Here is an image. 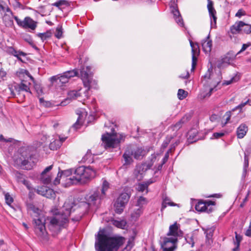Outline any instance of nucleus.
Listing matches in <instances>:
<instances>
[{
  "instance_id": "obj_5",
  "label": "nucleus",
  "mask_w": 251,
  "mask_h": 251,
  "mask_svg": "<svg viewBox=\"0 0 251 251\" xmlns=\"http://www.w3.org/2000/svg\"><path fill=\"white\" fill-rule=\"evenodd\" d=\"M125 136L122 134L107 133L101 137V140L104 147L107 148H114L119 145L121 142L125 140Z\"/></svg>"
},
{
  "instance_id": "obj_47",
  "label": "nucleus",
  "mask_w": 251,
  "mask_h": 251,
  "mask_svg": "<svg viewBox=\"0 0 251 251\" xmlns=\"http://www.w3.org/2000/svg\"><path fill=\"white\" fill-rule=\"evenodd\" d=\"M62 30L61 27H57L56 29L55 36L58 38L60 39L61 38L62 35Z\"/></svg>"
},
{
  "instance_id": "obj_50",
  "label": "nucleus",
  "mask_w": 251,
  "mask_h": 251,
  "mask_svg": "<svg viewBox=\"0 0 251 251\" xmlns=\"http://www.w3.org/2000/svg\"><path fill=\"white\" fill-rule=\"evenodd\" d=\"M15 176L17 181L19 182H22L23 180L25 179L24 175L19 172H16Z\"/></svg>"
},
{
  "instance_id": "obj_23",
  "label": "nucleus",
  "mask_w": 251,
  "mask_h": 251,
  "mask_svg": "<svg viewBox=\"0 0 251 251\" xmlns=\"http://www.w3.org/2000/svg\"><path fill=\"white\" fill-rule=\"evenodd\" d=\"M248 130V127L245 124H241L237 128L236 134L238 138L242 139L246 134Z\"/></svg>"
},
{
  "instance_id": "obj_40",
  "label": "nucleus",
  "mask_w": 251,
  "mask_h": 251,
  "mask_svg": "<svg viewBox=\"0 0 251 251\" xmlns=\"http://www.w3.org/2000/svg\"><path fill=\"white\" fill-rule=\"evenodd\" d=\"M169 201V199L168 198H166L164 199L162 204L161 210L164 209L167 207V205L170 206L176 205V204L173 202H168Z\"/></svg>"
},
{
  "instance_id": "obj_59",
  "label": "nucleus",
  "mask_w": 251,
  "mask_h": 251,
  "mask_svg": "<svg viewBox=\"0 0 251 251\" xmlns=\"http://www.w3.org/2000/svg\"><path fill=\"white\" fill-rule=\"evenodd\" d=\"M6 73L3 71L2 69L0 70V78L4 80L5 77H6Z\"/></svg>"
},
{
  "instance_id": "obj_8",
  "label": "nucleus",
  "mask_w": 251,
  "mask_h": 251,
  "mask_svg": "<svg viewBox=\"0 0 251 251\" xmlns=\"http://www.w3.org/2000/svg\"><path fill=\"white\" fill-rule=\"evenodd\" d=\"M34 231L39 237L44 239L47 237V232L45 227V219L44 216L33 220Z\"/></svg>"
},
{
  "instance_id": "obj_55",
  "label": "nucleus",
  "mask_w": 251,
  "mask_h": 251,
  "mask_svg": "<svg viewBox=\"0 0 251 251\" xmlns=\"http://www.w3.org/2000/svg\"><path fill=\"white\" fill-rule=\"evenodd\" d=\"M204 204H205L206 207L209 208V207L211 205H215V202L210 200H207L203 201Z\"/></svg>"
},
{
  "instance_id": "obj_44",
  "label": "nucleus",
  "mask_w": 251,
  "mask_h": 251,
  "mask_svg": "<svg viewBox=\"0 0 251 251\" xmlns=\"http://www.w3.org/2000/svg\"><path fill=\"white\" fill-rule=\"evenodd\" d=\"M235 239H236V243L237 244V247L233 249V251H237L238 249V247L240 245V242L242 239V237L240 235H238L236 232H235Z\"/></svg>"
},
{
  "instance_id": "obj_4",
  "label": "nucleus",
  "mask_w": 251,
  "mask_h": 251,
  "mask_svg": "<svg viewBox=\"0 0 251 251\" xmlns=\"http://www.w3.org/2000/svg\"><path fill=\"white\" fill-rule=\"evenodd\" d=\"M80 75L83 85L87 88L83 93L84 97L87 99L89 97V90L92 88H97V82L93 78V74L91 72V68L89 66L83 67L80 70Z\"/></svg>"
},
{
  "instance_id": "obj_3",
  "label": "nucleus",
  "mask_w": 251,
  "mask_h": 251,
  "mask_svg": "<svg viewBox=\"0 0 251 251\" xmlns=\"http://www.w3.org/2000/svg\"><path fill=\"white\" fill-rule=\"evenodd\" d=\"M69 208H66L65 212H60L51 217L48 225L49 230L52 232V235L55 236L60 230L61 228L64 224L68 222V217L70 215L71 210Z\"/></svg>"
},
{
  "instance_id": "obj_34",
  "label": "nucleus",
  "mask_w": 251,
  "mask_h": 251,
  "mask_svg": "<svg viewBox=\"0 0 251 251\" xmlns=\"http://www.w3.org/2000/svg\"><path fill=\"white\" fill-rule=\"evenodd\" d=\"M241 28V33L245 34L251 33V25L246 24L242 22Z\"/></svg>"
},
{
  "instance_id": "obj_2",
  "label": "nucleus",
  "mask_w": 251,
  "mask_h": 251,
  "mask_svg": "<svg viewBox=\"0 0 251 251\" xmlns=\"http://www.w3.org/2000/svg\"><path fill=\"white\" fill-rule=\"evenodd\" d=\"M96 172L91 167H85L80 166L75 169L74 176L68 179L69 184H77L85 183L87 181L94 178Z\"/></svg>"
},
{
  "instance_id": "obj_57",
  "label": "nucleus",
  "mask_w": 251,
  "mask_h": 251,
  "mask_svg": "<svg viewBox=\"0 0 251 251\" xmlns=\"http://www.w3.org/2000/svg\"><path fill=\"white\" fill-rule=\"evenodd\" d=\"M225 135L224 132H215L213 134V137L216 139L219 138Z\"/></svg>"
},
{
  "instance_id": "obj_19",
  "label": "nucleus",
  "mask_w": 251,
  "mask_h": 251,
  "mask_svg": "<svg viewBox=\"0 0 251 251\" xmlns=\"http://www.w3.org/2000/svg\"><path fill=\"white\" fill-rule=\"evenodd\" d=\"M37 193L49 199L54 198L55 196V192L53 189L45 186L42 187L39 189H38Z\"/></svg>"
},
{
  "instance_id": "obj_49",
  "label": "nucleus",
  "mask_w": 251,
  "mask_h": 251,
  "mask_svg": "<svg viewBox=\"0 0 251 251\" xmlns=\"http://www.w3.org/2000/svg\"><path fill=\"white\" fill-rule=\"evenodd\" d=\"M134 246L133 239H129L128 241L127 244L125 248V249L129 251Z\"/></svg>"
},
{
  "instance_id": "obj_61",
  "label": "nucleus",
  "mask_w": 251,
  "mask_h": 251,
  "mask_svg": "<svg viewBox=\"0 0 251 251\" xmlns=\"http://www.w3.org/2000/svg\"><path fill=\"white\" fill-rule=\"evenodd\" d=\"M245 15V12L243 11L242 9H239L238 12L236 13L235 16L238 17H241L242 16Z\"/></svg>"
},
{
  "instance_id": "obj_33",
  "label": "nucleus",
  "mask_w": 251,
  "mask_h": 251,
  "mask_svg": "<svg viewBox=\"0 0 251 251\" xmlns=\"http://www.w3.org/2000/svg\"><path fill=\"white\" fill-rule=\"evenodd\" d=\"M13 17L8 14H5L3 17V21L5 25L7 27H13L14 26V22L12 20Z\"/></svg>"
},
{
  "instance_id": "obj_52",
  "label": "nucleus",
  "mask_w": 251,
  "mask_h": 251,
  "mask_svg": "<svg viewBox=\"0 0 251 251\" xmlns=\"http://www.w3.org/2000/svg\"><path fill=\"white\" fill-rule=\"evenodd\" d=\"M59 75H54L51 76L50 78V81L52 84L54 83V82H58V81H59Z\"/></svg>"
},
{
  "instance_id": "obj_54",
  "label": "nucleus",
  "mask_w": 251,
  "mask_h": 251,
  "mask_svg": "<svg viewBox=\"0 0 251 251\" xmlns=\"http://www.w3.org/2000/svg\"><path fill=\"white\" fill-rule=\"evenodd\" d=\"M80 118V116H79L76 122L73 126V127L76 129L79 128L81 125V124H80L79 122Z\"/></svg>"
},
{
  "instance_id": "obj_14",
  "label": "nucleus",
  "mask_w": 251,
  "mask_h": 251,
  "mask_svg": "<svg viewBox=\"0 0 251 251\" xmlns=\"http://www.w3.org/2000/svg\"><path fill=\"white\" fill-rule=\"evenodd\" d=\"M78 74V72L76 70L66 71L61 75H59V82L62 84H65L68 82L71 77L77 76Z\"/></svg>"
},
{
  "instance_id": "obj_37",
  "label": "nucleus",
  "mask_w": 251,
  "mask_h": 251,
  "mask_svg": "<svg viewBox=\"0 0 251 251\" xmlns=\"http://www.w3.org/2000/svg\"><path fill=\"white\" fill-rule=\"evenodd\" d=\"M38 36L43 41L46 40L51 36V33L50 31H47L44 33H40L38 34Z\"/></svg>"
},
{
  "instance_id": "obj_26",
  "label": "nucleus",
  "mask_w": 251,
  "mask_h": 251,
  "mask_svg": "<svg viewBox=\"0 0 251 251\" xmlns=\"http://www.w3.org/2000/svg\"><path fill=\"white\" fill-rule=\"evenodd\" d=\"M202 47L204 51L205 52L209 53L211 51L212 47V40L210 39L209 34L202 43Z\"/></svg>"
},
{
  "instance_id": "obj_53",
  "label": "nucleus",
  "mask_w": 251,
  "mask_h": 251,
  "mask_svg": "<svg viewBox=\"0 0 251 251\" xmlns=\"http://www.w3.org/2000/svg\"><path fill=\"white\" fill-rule=\"evenodd\" d=\"M251 46V43L249 42L247 44H244L242 46V47L241 50L238 52V53H240V52L245 50L248 47Z\"/></svg>"
},
{
  "instance_id": "obj_24",
  "label": "nucleus",
  "mask_w": 251,
  "mask_h": 251,
  "mask_svg": "<svg viewBox=\"0 0 251 251\" xmlns=\"http://www.w3.org/2000/svg\"><path fill=\"white\" fill-rule=\"evenodd\" d=\"M195 209L197 211L200 212H206L207 213H211L213 209L212 207H206L205 204L203 201H199L195 205Z\"/></svg>"
},
{
  "instance_id": "obj_42",
  "label": "nucleus",
  "mask_w": 251,
  "mask_h": 251,
  "mask_svg": "<svg viewBox=\"0 0 251 251\" xmlns=\"http://www.w3.org/2000/svg\"><path fill=\"white\" fill-rule=\"evenodd\" d=\"M136 189L139 192H143L145 190H146V193H148V188L146 186L143 182L142 183H139Z\"/></svg>"
},
{
  "instance_id": "obj_29",
  "label": "nucleus",
  "mask_w": 251,
  "mask_h": 251,
  "mask_svg": "<svg viewBox=\"0 0 251 251\" xmlns=\"http://www.w3.org/2000/svg\"><path fill=\"white\" fill-rule=\"evenodd\" d=\"M52 6H56L60 9L65 8L70 5L69 3L66 0H60L52 4Z\"/></svg>"
},
{
  "instance_id": "obj_15",
  "label": "nucleus",
  "mask_w": 251,
  "mask_h": 251,
  "mask_svg": "<svg viewBox=\"0 0 251 251\" xmlns=\"http://www.w3.org/2000/svg\"><path fill=\"white\" fill-rule=\"evenodd\" d=\"M151 166L149 164L143 163L138 164L136 166L134 171V175L136 178L141 179L142 175L148 170L150 169Z\"/></svg>"
},
{
  "instance_id": "obj_12",
  "label": "nucleus",
  "mask_w": 251,
  "mask_h": 251,
  "mask_svg": "<svg viewBox=\"0 0 251 251\" xmlns=\"http://www.w3.org/2000/svg\"><path fill=\"white\" fill-rule=\"evenodd\" d=\"M11 94L15 97L16 95H20L22 91L30 93L29 87L27 85L22 81L19 84L15 85L14 86L9 88Z\"/></svg>"
},
{
  "instance_id": "obj_64",
  "label": "nucleus",
  "mask_w": 251,
  "mask_h": 251,
  "mask_svg": "<svg viewBox=\"0 0 251 251\" xmlns=\"http://www.w3.org/2000/svg\"><path fill=\"white\" fill-rule=\"evenodd\" d=\"M153 182H154V181L151 179H149L148 180H147L146 181L143 182V183L146 185V186L148 188L150 184L153 183Z\"/></svg>"
},
{
  "instance_id": "obj_48",
  "label": "nucleus",
  "mask_w": 251,
  "mask_h": 251,
  "mask_svg": "<svg viewBox=\"0 0 251 251\" xmlns=\"http://www.w3.org/2000/svg\"><path fill=\"white\" fill-rule=\"evenodd\" d=\"M249 167V156L246 152L244 153V162L243 168L247 169Z\"/></svg>"
},
{
  "instance_id": "obj_51",
  "label": "nucleus",
  "mask_w": 251,
  "mask_h": 251,
  "mask_svg": "<svg viewBox=\"0 0 251 251\" xmlns=\"http://www.w3.org/2000/svg\"><path fill=\"white\" fill-rule=\"evenodd\" d=\"M179 143H180L179 140H178L176 141L174 144H173L171 146V148L168 150V151H170V152H171L173 151H174L175 150V148L179 144Z\"/></svg>"
},
{
  "instance_id": "obj_58",
  "label": "nucleus",
  "mask_w": 251,
  "mask_h": 251,
  "mask_svg": "<svg viewBox=\"0 0 251 251\" xmlns=\"http://www.w3.org/2000/svg\"><path fill=\"white\" fill-rule=\"evenodd\" d=\"M245 235L247 236L251 237V222H250V226L245 232Z\"/></svg>"
},
{
  "instance_id": "obj_36",
  "label": "nucleus",
  "mask_w": 251,
  "mask_h": 251,
  "mask_svg": "<svg viewBox=\"0 0 251 251\" xmlns=\"http://www.w3.org/2000/svg\"><path fill=\"white\" fill-rule=\"evenodd\" d=\"M148 203V201L146 198L142 196H140L137 200L136 205L139 206L140 208H142L144 205H147Z\"/></svg>"
},
{
  "instance_id": "obj_17",
  "label": "nucleus",
  "mask_w": 251,
  "mask_h": 251,
  "mask_svg": "<svg viewBox=\"0 0 251 251\" xmlns=\"http://www.w3.org/2000/svg\"><path fill=\"white\" fill-rule=\"evenodd\" d=\"M75 170L71 169L64 170L63 171H62L61 172H59L57 174V176L55 177V179L54 180V181L53 182V184L57 185V184H59L60 183V178H66V181H67V184H68L69 185H70L71 184H69L68 183V182L69 181L68 179L69 178H67V177L70 176L71 175H72L73 173H74Z\"/></svg>"
},
{
  "instance_id": "obj_20",
  "label": "nucleus",
  "mask_w": 251,
  "mask_h": 251,
  "mask_svg": "<svg viewBox=\"0 0 251 251\" xmlns=\"http://www.w3.org/2000/svg\"><path fill=\"white\" fill-rule=\"evenodd\" d=\"M179 225L177 224L176 222L171 225L169 227V230L167 233V235L173 236L174 238H177L176 237L179 236L180 234H182L181 231L179 230Z\"/></svg>"
},
{
  "instance_id": "obj_38",
  "label": "nucleus",
  "mask_w": 251,
  "mask_h": 251,
  "mask_svg": "<svg viewBox=\"0 0 251 251\" xmlns=\"http://www.w3.org/2000/svg\"><path fill=\"white\" fill-rule=\"evenodd\" d=\"M113 224L119 228L124 229L126 225V222L124 220H114L113 221Z\"/></svg>"
},
{
  "instance_id": "obj_56",
  "label": "nucleus",
  "mask_w": 251,
  "mask_h": 251,
  "mask_svg": "<svg viewBox=\"0 0 251 251\" xmlns=\"http://www.w3.org/2000/svg\"><path fill=\"white\" fill-rule=\"evenodd\" d=\"M248 103V101H245L244 102H242L239 105L236 106L235 108H234L232 111H234L235 109H240V111L242 109L243 107H244Z\"/></svg>"
},
{
  "instance_id": "obj_11",
  "label": "nucleus",
  "mask_w": 251,
  "mask_h": 251,
  "mask_svg": "<svg viewBox=\"0 0 251 251\" xmlns=\"http://www.w3.org/2000/svg\"><path fill=\"white\" fill-rule=\"evenodd\" d=\"M177 238H164L163 242L161 244L163 251H174L177 248Z\"/></svg>"
},
{
  "instance_id": "obj_18",
  "label": "nucleus",
  "mask_w": 251,
  "mask_h": 251,
  "mask_svg": "<svg viewBox=\"0 0 251 251\" xmlns=\"http://www.w3.org/2000/svg\"><path fill=\"white\" fill-rule=\"evenodd\" d=\"M190 44L192 48V53L191 70L193 71L195 69L196 66L197 65V58L196 57V55H198L199 53V45L197 43L194 44V43L192 41H190Z\"/></svg>"
},
{
  "instance_id": "obj_1",
  "label": "nucleus",
  "mask_w": 251,
  "mask_h": 251,
  "mask_svg": "<svg viewBox=\"0 0 251 251\" xmlns=\"http://www.w3.org/2000/svg\"><path fill=\"white\" fill-rule=\"evenodd\" d=\"M125 240L122 236L109 237L105 230H100L96 237L95 247L96 251H117Z\"/></svg>"
},
{
  "instance_id": "obj_32",
  "label": "nucleus",
  "mask_w": 251,
  "mask_h": 251,
  "mask_svg": "<svg viewBox=\"0 0 251 251\" xmlns=\"http://www.w3.org/2000/svg\"><path fill=\"white\" fill-rule=\"evenodd\" d=\"M187 120V118H185L183 117L178 122H177L176 124L171 126V128L173 129L174 131H177L179 129H180L182 125Z\"/></svg>"
},
{
  "instance_id": "obj_45",
  "label": "nucleus",
  "mask_w": 251,
  "mask_h": 251,
  "mask_svg": "<svg viewBox=\"0 0 251 251\" xmlns=\"http://www.w3.org/2000/svg\"><path fill=\"white\" fill-rule=\"evenodd\" d=\"M231 111L226 112L224 116V118L226 119V122L224 123H222V126H225L229 121L231 117Z\"/></svg>"
},
{
  "instance_id": "obj_25",
  "label": "nucleus",
  "mask_w": 251,
  "mask_h": 251,
  "mask_svg": "<svg viewBox=\"0 0 251 251\" xmlns=\"http://www.w3.org/2000/svg\"><path fill=\"white\" fill-rule=\"evenodd\" d=\"M27 208L30 210H31L33 212L32 214V216L33 217V220L35 219V218H38L43 217V215L41 214L40 210L35 207L32 203H28L27 204Z\"/></svg>"
},
{
  "instance_id": "obj_21",
  "label": "nucleus",
  "mask_w": 251,
  "mask_h": 251,
  "mask_svg": "<svg viewBox=\"0 0 251 251\" xmlns=\"http://www.w3.org/2000/svg\"><path fill=\"white\" fill-rule=\"evenodd\" d=\"M172 12L173 14L174 17L177 24L181 26H183L184 23L183 20L181 17L178 8L176 7L173 6L172 7Z\"/></svg>"
},
{
  "instance_id": "obj_43",
  "label": "nucleus",
  "mask_w": 251,
  "mask_h": 251,
  "mask_svg": "<svg viewBox=\"0 0 251 251\" xmlns=\"http://www.w3.org/2000/svg\"><path fill=\"white\" fill-rule=\"evenodd\" d=\"M173 138H174V137L172 135L167 136V137H166V139H165V140L164 141V142L162 145V148H166L168 146V145L170 143L171 141L173 139Z\"/></svg>"
},
{
  "instance_id": "obj_39",
  "label": "nucleus",
  "mask_w": 251,
  "mask_h": 251,
  "mask_svg": "<svg viewBox=\"0 0 251 251\" xmlns=\"http://www.w3.org/2000/svg\"><path fill=\"white\" fill-rule=\"evenodd\" d=\"M109 188V183L106 180H104L102 183L101 189L100 190V194L104 197L105 194V191Z\"/></svg>"
},
{
  "instance_id": "obj_6",
  "label": "nucleus",
  "mask_w": 251,
  "mask_h": 251,
  "mask_svg": "<svg viewBox=\"0 0 251 251\" xmlns=\"http://www.w3.org/2000/svg\"><path fill=\"white\" fill-rule=\"evenodd\" d=\"M31 159V156L27 155L26 151H23L21 153H17L13 157V161L15 165L18 167H24L27 170H29L32 167Z\"/></svg>"
},
{
  "instance_id": "obj_13",
  "label": "nucleus",
  "mask_w": 251,
  "mask_h": 251,
  "mask_svg": "<svg viewBox=\"0 0 251 251\" xmlns=\"http://www.w3.org/2000/svg\"><path fill=\"white\" fill-rule=\"evenodd\" d=\"M53 165H51L46 167L41 174V181L45 184H48L51 182L53 177L52 173L50 172L52 169Z\"/></svg>"
},
{
  "instance_id": "obj_27",
  "label": "nucleus",
  "mask_w": 251,
  "mask_h": 251,
  "mask_svg": "<svg viewBox=\"0 0 251 251\" xmlns=\"http://www.w3.org/2000/svg\"><path fill=\"white\" fill-rule=\"evenodd\" d=\"M145 151L142 148H138L132 151V154L136 159H140L144 156Z\"/></svg>"
},
{
  "instance_id": "obj_16",
  "label": "nucleus",
  "mask_w": 251,
  "mask_h": 251,
  "mask_svg": "<svg viewBox=\"0 0 251 251\" xmlns=\"http://www.w3.org/2000/svg\"><path fill=\"white\" fill-rule=\"evenodd\" d=\"M207 8L211 20V27L214 28L216 26L217 17L216 11L213 7L212 1L208 0Z\"/></svg>"
},
{
  "instance_id": "obj_41",
  "label": "nucleus",
  "mask_w": 251,
  "mask_h": 251,
  "mask_svg": "<svg viewBox=\"0 0 251 251\" xmlns=\"http://www.w3.org/2000/svg\"><path fill=\"white\" fill-rule=\"evenodd\" d=\"M187 92L183 89H179L177 93V97L179 100H183L187 96Z\"/></svg>"
},
{
  "instance_id": "obj_62",
  "label": "nucleus",
  "mask_w": 251,
  "mask_h": 251,
  "mask_svg": "<svg viewBox=\"0 0 251 251\" xmlns=\"http://www.w3.org/2000/svg\"><path fill=\"white\" fill-rule=\"evenodd\" d=\"M234 80V78L232 77L229 80H226L223 83V85H228L232 83Z\"/></svg>"
},
{
  "instance_id": "obj_60",
  "label": "nucleus",
  "mask_w": 251,
  "mask_h": 251,
  "mask_svg": "<svg viewBox=\"0 0 251 251\" xmlns=\"http://www.w3.org/2000/svg\"><path fill=\"white\" fill-rule=\"evenodd\" d=\"M169 152L170 151H168L165 153V156L162 160V164H164L167 161L169 158Z\"/></svg>"
},
{
  "instance_id": "obj_31",
  "label": "nucleus",
  "mask_w": 251,
  "mask_h": 251,
  "mask_svg": "<svg viewBox=\"0 0 251 251\" xmlns=\"http://www.w3.org/2000/svg\"><path fill=\"white\" fill-rule=\"evenodd\" d=\"M8 51L14 56L17 57L18 59L19 60H21V58L20 57V56L22 55L25 56L26 55V53L25 52L23 51H18L12 47H10L8 48Z\"/></svg>"
},
{
  "instance_id": "obj_35",
  "label": "nucleus",
  "mask_w": 251,
  "mask_h": 251,
  "mask_svg": "<svg viewBox=\"0 0 251 251\" xmlns=\"http://www.w3.org/2000/svg\"><path fill=\"white\" fill-rule=\"evenodd\" d=\"M61 146V141L57 139H54L50 144V148L51 150H56Z\"/></svg>"
},
{
  "instance_id": "obj_28",
  "label": "nucleus",
  "mask_w": 251,
  "mask_h": 251,
  "mask_svg": "<svg viewBox=\"0 0 251 251\" xmlns=\"http://www.w3.org/2000/svg\"><path fill=\"white\" fill-rule=\"evenodd\" d=\"M81 89L78 90V91L76 90H71L68 92V97L67 99L70 100H74L76 99H78L80 97H82L80 91Z\"/></svg>"
},
{
  "instance_id": "obj_46",
  "label": "nucleus",
  "mask_w": 251,
  "mask_h": 251,
  "mask_svg": "<svg viewBox=\"0 0 251 251\" xmlns=\"http://www.w3.org/2000/svg\"><path fill=\"white\" fill-rule=\"evenodd\" d=\"M5 200L6 203L8 205H10L13 201L12 197L8 194H5Z\"/></svg>"
},
{
  "instance_id": "obj_22",
  "label": "nucleus",
  "mask_w": 251,
  "mask_h": 251,
  "mask_svg": "<svg viewBox=\"0 0 251 251\" xmlns=\"http://www.w3.org/2000/svg\"><path fill=\"white\" fill-rule=\"evenodd\" d=\"M132 150L130 149H127L125 151L123 155V158L124 160V165H129L131 164L133 160L132 158Z\"/></svg>"
},
{
  "instance_id": "obj_63",
  "label": "nucleus",
  "mask_w": 251,
  "mask_h": 251,
  "mask_svg": "<svg viewBox=\"0 0 251 251\" xmlns=\"http://www.w3.org/2000/svg\"><path fill=\"white\" fill-rule=\"evenodd\" d=\"M216 86H215L214 87H213V88H211L210 89V90H209V92H208L207 94H206V97H210V96H211V94H212V92H213V91H216V90H217V89L216 88Z\"/></svg>"
},
{
  "instance_id": "obj_10",
  "label": "nucleus",
  "mask_w": 251,
  "mask_h": 251,
  "mask_svg": "<svg viewBox=\"0 0 251 251\" xmlns=\"http://www.w3.org/2000/svg\"><path fill=\"white\" fill-rule=\"evenodd\" d=\"M14 19L20 27L31 30H34L37 27V22L29 17H25L24 20H20L17 16H14Z\"/></svg>"
},
{
  "instance_id": "obj_7",
  "label": "nucleus",
  "mask_w": 251,
  "mask_h": 251,
  "mask_svg": "<svg viewBox=\"0 0 251 251\" xmlns=\"http://www.w3.org/2000/svg\"><path fill=\"white\" fill-rule=\"evenodd\" d=\"M103 197L100 194V191L96 190L90 192L85 196L86 203L90 207H97L100 203V200Z\"/></svg>"
},
{
  "instance_id": "obj_30",
  "label": "nucleus",
  "mask_w": 251,
  "mask_h": 251,
  "mask_svg": "<svg viewBox=\"0 0 251 251\" xmlns=\"http://www.w3.org/2000/svg\"><path fill=\"white\" fill-rule=\"evenodd\" d=\"M242 21H239L236 23L234 25H232L230 27V31L232 34H237L238 33H241V25H242Z\"/></svg>"
},
{
  "instance_id": "obj_9",
  "label": "nucleus",
  "mask_w": 251,
  "mask_h": 251,
  "mask_svg": "<svg viewBox=\"0 0 251 251\" xmlns=\"http://www.w3.org/2000/svg\"><path fill=\"white\" fill-rule=\"evenodd\" d=\"M130 197V196L127 193H122L119 195L114 205L116 213L121 214L123 211Z\"/></svg>"
}]
</instances>
